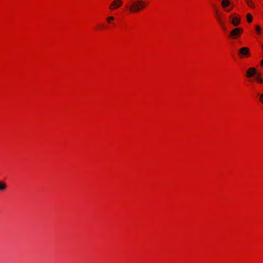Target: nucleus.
I'll return each instance as SVG.
<instances>
[{"label":"nucleus","mask_w":263,"mask_h":263,"mask_svg":"<svg viewBox=\"0 0 263 263\" xmlns=\"http://www.w3.org/2000/svg\"><path fill=\"white\" fill-rule=\"evenodd\" d=\"M216 17L218 23L220 24H223V22H222V18H221V17L220 16V14L218 12L216 13Z\"/></svg>","instance_id":"12"},{"label":"nucleus","mask_w":263,"mask_h":263,"mask_svg":"<svg viewBox=\"0 0 263 263\" xmlns=\"http://www.w3.org/2000/svg\"><path fill=\"white\" fill-rule=\"evenodd\" d=\"M247 5L251 8H254L255 5L252 0H245Z\"/></svg>","instance_id":"10"},{"label":"nucleus","mask_w":263,"mask_h":263,"mask_svg":"<svg viewBox=\"0 0 263 263\" xmlns=\"http://www.w3.org/2000/svg\"><path fill=\"white\" fill-rule=\"evenodd\" d=\"M255 79L256 82L259 84L263 83V79L262 78L261 75L260 73H258L256 74Z\"/></svg>","instance_id":"8"},{"label":"nucleus","mask_w":263,"mask_h":263,"mask_svg":"<svg viewBox=\"0 0 263 263\" xmlns=\"http://www.w3.org/2000/svg\"><path fill=\"white\" fill-rule=\"evenodd\" d=\"M232 18V24L235 26H237L239 25L240 22V19L238 15H233L231 16Z\"/></svg>","instance_id":"6"},{"label":"nucleus","mask_w":263,"mask_h":263,"mask_svg":"<svg viewBox=\"0 0 263 263\" xmlns=\"http://www.w3.org/2000/svg\"><path fill=\"white\" fill-rule=\"evenodd\" d=\"M103 25H98V27H99V29H102V28H103Z\"/></svg>","instance_id":"16"},{"label":"nucleus","mask_w":263,"mask_h":263,"mask_svg":"<svg viewBox=\"0 0 263 263\" xmlns=\"http://www.w3.org/2000/svg\"><path fill=\"white\" fill-rule=\"evenodd\" d=\"M114 20H115V17L112 16H110L106 18V22L109 24H112Z\"/></svg>","instance_id":"11"},{"label":"nucleus","mask_w":263,"mask_h":263,"mask_svg":"<svg viewBox=\"0 0 263 263\" xmlns=\"http://www.w3.org/2000/svg\"><path fill=\"white\" fill-rule=\"evenodd\" d=\"M259 101L263 103V93L259 96Z\"/></svg>","instance_id":"15"},{"label":"nucleus","mask_w":263,"mask_h":263,"mask_svg":"<svg viewBox=\"0 0 263 263\" xmlns=\"http://www.w3.org/2000/svg\"><path fill=\"white\" fill-rule=\"evenodd\" d=\"M7 188L6 183L3 181H0V192L5 191Z\"/></svg>","instance_id":"7"},{"label":"nucleus","mask_w":263,"mask_h":263,"mask_svg":"<svg viewBox=\"0 0 263 263\" xmlns=\"http://www.w3.org/2000/svg\"><path fill=\"white\" fill-rule=\"evenodd\" d=\"M243 32V29L241 28H235L230 32L231 37L234 40L239 38Z\"/></svg>","instance_id":"4"},{"label":"nucleus","mask_w":263,"mask_h":263,"mask_svg":"<svg viewBox=\"0 0 263 263\" xmlns=\"http://www.w3.org/2000/svg\"><path fill=\"white\" fill-rule=\"evenodd\" d=\"M148 5L147 0H134L126 5L125 8L130 13L137 14L143 11Z\"/></svg>","instance_id":"1"},{"label":"nucleus","mask_w":263,"mask_h":263,"mask_svg":"<svg viewBox=\"0 0 263 263\" xmlns=\"http://www.w3.org/2000/svg\"><path fill=\"white\" fill-rule=\"evenodd\" d=\"M255 31L256 32V33L258 35H261V27L258 26V25H256L255 26Z\"/></svg>","instance_id":"13"},{"label":"nucleus","mask_w":263,"mask_h":263,"mask_svg":"<svg viewBox=\"0 0 263 263\" xmlns=\"http://www.w3.org/2000/svg\"><path fill=\"white\" fill-rule=\"evenodd\" d=\"M260 65L261 66L263 67V59L261 60V61L260 62Z\"/></svg>","instance_id":"18"},{"label":"nucleus","mask_w":263,"mask_h":263,"mask_svg":"<svg viewBox=\"0 0 263 263\" xmlns=\"http://www.w3.org/2000/svg\"><path fill=\"white\" fill-rule=\"evenodd\" d=\"M256 69L254 67H250L246 71V77L247 78H251L252 77L256 76Z\"/></svg>","instance_id":"5"},{"label":"nucleus","mask_w":263,"mask_h":263,"mask_svg":"<svg viewBox=\"0 0 263 263\" xmlns=\"http://www.w3.org/2000/svg\"><path fill=\"white\" fill-rule=\"evenodd\" d=\"M230 1L229 0H222L221 2V6L223 8H227L230 5Z\"/></svg>","instance_id":"9"},{"label":"nucleus","mask_w":263,"mask_h":263,"mask_svg":"<svg viewBox=\"0 0 263 263\" xmlns=\"http://www.w3.org/2000/svg\"><path fill=\"white\" fill-rule=\"evenodd\" d=\"M123 4V2L122 0H113L109 4L108 9L110 11H115L120 8Z\"/></svg>","instance_id":"2"},{"label":"nucleus","mask_w":263,"mask_h":263,"mask_svg":"<svg viewBox=\"0 0 263 263\" xmlns=\"http://www.w3.org/2000/svg\"><path fill=\"white\" fill-rule=\"evenodd\" d=\"M232 9V7L226 9V11L227 12H229V11H231Z\"/></svg>","instance_id":"17"},{"label":"nucleus","mask_w":263,"mask_h":263,"mask_svg":"<svg viewBox=\"0 0 263 263\" xmlns=\"http://www.w3.org/2000/svg\"><path fill=\"white\" fill-rule=\"evenodd\" d=\"M247 22L249 23H251L253 21V16L250 13H248L246 15Z\"/></svg>","instance_id":"14"},{"label":"nucleus","mask_w":263,"mask_h":263,"mask_svg":"<svg viewBox=\"0 0 263 263\" xmlns=\"http://www.w3.org/2000/svg\"><path fill=\"white\" fill-rule=\"evenodd\" d=\"M238 55L240 59L249 58L251 56L250 49L248 47H244L239 49Z\"/></svg>","instance_id":"3"}]
</instances>
